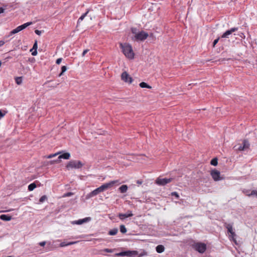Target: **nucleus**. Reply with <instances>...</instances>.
<instances>
[{"instance_id": "obj_45", "label": "nucleus", "mask_w": 257, "mask_h": 257, "mask_svg": "<svg viewBox=\"0 0 257 257\" xmlns=\"http://www.w3.org/2000/svg\"><path fill=\"white\" fill-rule=\"evenodd\" d=\"M5 114H6V112L4 113V112H3V111L1 110H0V118L4 116Z\"/></svg>"}, {"instance_id": "obj_13", "label": "nucleus", "mask_w": 257, "mask_h": 257, "mask_svg": "<svg viewBox=\"0 0 257 257\" xmlns=\"http://www.w3.org/2000/svg\"><path fill=\"white\" fill-rule=\"evenodd\" d=\"M238 30V28L234 27L232 28L229 30H227L221 36L222 38H228L229 35H230L233 32H236Z\"/></svg>"}, {"instance_id": "obj_17", "label": "nucleus", "mask_w": 257, "mask_h": 257, "mask_svg": "<svg viewBox=\"0 0 257 257\" xmlns=\"http://www.w3.org/2000/svg\"><path fill=\"white\" fill-rule=\"evenodd\" d=\"M12 218V216L9 215L2 214L0 215V219L4 221H10Z\"/></svg>"}, {"instance_id": "obj_21", "label": "nucleus", "mask_w": 257, "mask_h": 257, "mask_svg": "<svg viewBox=\"0 0 257 257\" xmlns=\"http://www.w3.org/2000/svg\"><path fill=\"white\" fill-rule=\"evenodd\" d=\"M118 232V229L117 228H113L108 231V234L109 235H115Z\"/></svg>"}, {"instance_id": "obj_30", "label": "nucleus", "mask_w": 257, "mask_h": 257, "mask_svg": "<svg viewBox=\"0 0 257 257\" xmlns=\"http://www.w3.org/2000/svg\"><path fill=\"white\" fill-rule=\"evenodd\" d=\"M67 70V67L66 66H63L61 67V72L59 74V76H61L63 75V74Z\"/></svg>"}, {"instance_id": "obj_12", "label": "nucleus", "mask_w": 257, "mask_h": 257, "mask_svg": "<svg viewBox=\"0 0 257 257\" xmlns=\"http://www.w3.org/2000/svg\"><path fill=\"white\" fill-rule=\"evenodd\" d=\"M250 144L248 141L244 140L242 142V145H240L238 148H236V150L244 151L248 149L249 147Z\"/></svg>"}, {"instance_id": "obj_35", "label": "nucleus", "mask_w": 257, "mask_h": 257, "mask_svg": "<svg viewBox=\"0 0 257 257\" xmlns=\"http://www.w3.org/2000/svg\"><path fill=\"white\" fill-rule=\"evenodd\" d=\"M219 40V37L217 38L215 40H214L213 42V47H214L215 45L218 43V41Z\"/></svg>"}, {"instance_id": "obj_9", "label": "nucleus", "mask_w": 257, "mask_h": 257, "mask_svg": "<svg viewBox=\"0 0 257 257\" xmlns=\"http://www.w3.org/2000/svg\"><path fill=\"white\" fill-rule=\"evenodd\" d=\"M210 174L213 180L215 181H219L222 179V178L220 176V172L216 169L212 170L211 171Z\"/></svg>"}, {"instance_id": "obj_49", "label": "nucleus", "mask_w": 257, "mask_h": 257, "mask_svg": "<svg viewBox=\"0 0 257 257\" xmlns=\"http://www.w3.org/2000/svg\"><path fill=\"white\" fill-rule=\"evenodd\" d=\"M137 183H138V184H142V182H141V181H137Z\"/></svg>"}, {"instance_id": "obj_22", "label": "nucleus", "mask_w": 257, "mask_h": 257, "mask_svg": "<svg viewBox=\"0 0 257 257\" xmlns=\"http://www.w3.org/2000/svg\"><path fill=\"white\" fill-rule=\"evenodd\" d=\"M89 10H88L86 13H85L84 14H83L78 20V21H77V23H80L81 21H82L83 20V19H84V18L87 16V15L88 14V13H89Z\"/></svg>"}, {"instance_id": "obj_6", "label": "nucleus", "mask_w": 257, "mask_h": 257, "mask_svg": "<svg viewBox=\"0 0 257 257\" xmlns=\"http://www.w3.org/2000/svg\"><path fill=\"white\" fill-rule=\"evenodd\" d=\"M32 24V22H27L26 23H25L21 26H18L16 29L13 30L10 33L9 36H12V35L15 34L23 30L26 28L28 26H30Z\"/></svg>"}, {"instance_id": "obj_31", "label": "nucleus", "mask_w": 257, "mask_h": 257, "mask_svg": "<svg viewBox=\"0 0 257 257\" xmlns=\"http://www.w3.org/2000/svg\"><path fill=\"white\" fill-rule=\"evenodd\" d=\"M16 82L17 84L18 85H20L22 83V77H17L16 78Z\"/></svg>"}, {"instance_id": "obj_20", "label": "nucleus", "mask_w": 257, "mask_h": 257, "mask_svg": "<svg viewBox=\"0 0 257 257\" xmlns=\"http://www.w3.org/2000/svg\"><path fill=\"white\" fill-rule=\"evenodd\" d=\"M156 251L158 253H162L165 250V247L163 245H158L156 247Z\"/></svg>"}, {"instance_id": "obj_25", "label": "nucleus", "mask_w": 257, "mask_h": 257, "mask_svg": "<svg viewBox=\"0 0 257 257\" xmlns=\"http://www.w3.org/2000/svg\"><path fill=\"white\" fill-rule=\"evenodd\" d=\"M119 229H120V231L122 233H125L127 231V229H126V227L123 224H121L120 225Z\"/></svg>"}, {"instance_id": "obj_34", "label": "nucleus", "mask_w": 257, "mask_h": 257, "mask_svg": "<svg viewBox=\"0 0 257 257\" xmlns=\"http://www.w3.org/2000/svg\"><path fill=\"white\" fill-rule=\"evenodd\" d=\"M171 195L172 196H175L177 199H179V195L178 193L176 192H172Z\"/></svg>"}, {"instance_id": "obj_2", "label": "nucleus", "mask_w": 257, "mask_h": 257, "mask_svg": "<svg viewBox=\"0 0 257 257\" xmlns=\"http://www.w3.org/2000/svg\"><path fill=\"white\" fill-rule=\"evenodd\" d=\"M120 47L122 50V53L127 58L131 59L134 58V53L130 44L120 43Z\"/></svg>"}, {"instance_id": "obj_10", "label": "nucleus", "mask_w": 257, "mask_h": 257, "mask_svg": "<svg viewBox=\"0 0 257 257\" xmlns=\"http://www.w3.org/2000/svg\"><path fill=\"white\" fill-rule=\"evenodd\" d=\"M117 182V181H112L108 183L103 184V185H102L101 186H100L99 187L102 192L104 191H105V190H107V189L113 186V185Z\"/></svg>"}, {"instance_id": "obj_50", "label": "nucleus", "mask_w": 257, "mask_h": 257, "mask_svg": "<svg viewBox=\"0 0 257 257\" xmlns=\"http://www.w3.org/2000/svg\"><path fill=\"white\" fill-rule=\"evenodd\" d=\"M7 211H4V210H2V211H0V213L1 212H7Z\"/></svg>"}, {"instance_id": "obj_36", "label": "nucleus", "mask_w": 257, "mask_h": 257, "mask_svg": "<svg viewBox=\"0 0 257 257\" xmlns=\"http://www.w3.org/2000/svg\"><path fill=\"white\" fill-rule=\"evenodd\" d=\"M37 47H38L37 42L35 41V43L33 45V48H32V50H37Z\"/></svg>"}, {"instance_id": "obj_4", "label": "nucleus", "mask_w": 257, "mask_h": 257, "mask_svg": "<svg viewBox=\"0 0 257 257\" xmlns=\"http://www.w3.org/2000/svg\"><path fill=\"white\" fill-rule=\"evenodd\" d=\"M83 165L84 164L82 163L80 161L73 160L69 162V163L66 165V168L68 169H69L70 168L80 169Z\"/></svg>"}, {"instance_id": "obj_41", "label": "nucleus", "mask_w": 257, "mask_h": 257, "mask_svg": "<svg viewBox=\"0 0 257 257\" xmlns=\"http://www.w3.org/2000/svg\"><path fill=\"white\" fill-rule=\"evenodd\" d=\"M89 51L88 49L84 50L82 54V56H84Z\"/></svg>"}, {"instance_id": "obj_44", "label": "nucleus", "mask_w": 257, "mask_h": 257, "mask_svg": "<svg viewBox=\"0 0 257 257\" xmlns=\"http://www.w3.org/2000/svg\"><path fill=\"white\" fill-rule=\"evenodd\" d=\"M41 246H44L46 244V241H42L39 243Z\"/></svg>"}, {"instance_id": "obj_23", "label": "nucleus", "mask_w": 257, "mask_h": 257, "mask_svg": "<svg viewBox=\"0 0 257 257\" xmlns=\"http://www.w3.org/2000/svg\"><path fill=\"white\" fill-rule=\"evenodd\" d=\"M139 85L141 88H152V87L151 86H150L147 83L144 82H141L140 83Z\"/></svg>"}, {"instance_id": "obj_7", "label": "nucleus", "mask_w": 257, "mask_h": 257, "mask_svg": "<svg viewBox=\"0 0 257 257\" xmlns=\"http://www.w3.org/2000/svg\"><path fill=\"white\" fill-rule=\"evenodd\" d=\"M172 178H158L156 180V183L159 186H165L172 181Z\"/></svg>"}, {"instance_id": "obj_14", "label": "nucleus", "mask_w": 257, "mask_h": 257, "mask_svg": "<svg viewBox=\"0 0 257 257\" xmlns=\"http://www.w3.org/2000/svg\"><path fill=\"white\" fill-rule=\"evenodd\" d=\"M101 192H102V191L100 189L99 187H98L96 189H95V190H94L92 191H91V192H90L89 193H88L86 195V198L89 199L91 197H93L98 195L99 193H100Z\"/></svg>"}, {"instance_id": "obj_37", "label": "nucleus", "mask_w": 257, "mask_h": 257, "mask_svg": "<svg viewBox=\"0 0 257 257\" xmlns=\"http://www.w3.org/2000/svg\"><path fill=\"white\" fill-rule=\"evenodd\" d=\"M236 236V234L234 231H233L230 233V236L232 238L233 240H234V237Z\"/></svg>"}, {"instance_id": "obj_39", "label": "nucleus", "mask_w": 257, "mask_h": 257, "mask_svg": "<svg viewBox=\"0 0 257 257\" xmlns=\"http://www.w3.org/2000/svg\"><path fill=\"white\" fill-rule=\"evenodd\" d=\"M250 190H244L243 191V193L247 196V194H250Z\"/></svg>"}, {"instance_id": "obj_42", "label": "nucleus", "mask_w": 257, "mask_h": 257, "mask_svg": "<svg viewBox=\"0 0 257 257\" xmlns=\"http://www.w3.org/2000/svg\"><path fill=\"white\" fill-rule=\"evenodd\" d=\"M57 155H58V153H56V154H51V155H49L47 158H52V157H53L54 156H57Z\"/></svg>"}, {"instance_id": "obj_16", "label": "nucleus", "mask_w": 257, "mask_h": 257, "mask_svg": "<svg viewBox=\"0 0 257 257\" xmlns=\"http://www.w3.org/2000/svg\"><path fill=\"white\" fill-rule=\"evenodd\" d=\"M91 220V218L88 217H85L83 219H80L78 220L74 221L72 222L73 224H78V225H81L82 224L84 223L87 222L88 221H89Z\"/></svg>"}, {"instance_id": "obj_27", "label": "nucleus", "mask_w": 257, "mask_h": 257, "mask_svg": "<svg viewBox=\"0 0 257 257\" xmlns=\"http://www.w3.org/2000/svg\"><path fill=\"white\" fill-rule=\"evenodd\" d=\"M36 187V185L35 183L30 184L28 186V190L30 191H33Z\"/></svg>"}, {"instance_id": "obj_1", "label": "nucleus", "mask_w": 257, "mask_h": 257, "mask_svg": "<svg viewBox=\"0 0 257 257\" xmlns=\"http://www.w3.org/2000/svg\"><path fill=\"white\" fill-rule=\"evenodd\" d=\"M147 254V253L146 251L144 250H143L141 251V252L140 253L139 251L137 250H125L122 251L121 252H120L119 253H116L115 254V256H126L128 257H142L144 255H146Z\"/></svg>"}, {"instance_id": "obj_28", "label": "nucleus", "mask_w": 257, "mask_h": 257, "mask_svg": "<svg viewBox=\"0 0 257 257\" xmlns=\"http://www.w3.org/2000/svg\"><path fill=\"white\" fill-rule=\"evenodd\" d=\"M248 196H255L257 197V190H253L250 191V194H247Z\"/></svg>"}, {"instance_id": "obj_3", "label": "nucleus", "mask_w": 257, "mask_h": 257, "mask_svg": "<svg viewBox=\"0 0 257 257\" xmlns=\"http://www.w3.org/2000/svg\"><path fill=\"white\" fill-rule=\"evenodd\" d=\"M192 242L193 243L191 244L190 245L198 252L203 253L206 251L207 246L205 243L200 242H196L194 241H192Z\"/></svg>"}, {"instance_id": "obj_32", "label": "nucleus", "mask_w": 257, "mask_h": 257, "mask_svg": "<svg viewBox=\"0 0 257 257\" xmlns=\"http://www.w3.org/2000/svg\"><path fill=\"white\" fill-rule=\"evenodd\" d=\"M47 199V197L46 195L42 196L39 199V202L40 203H43L44 201H45Z\"/></svg>"}, {"instance_id": "obj_40", "label": "nucleus", "mask_w": 257, "mask_h": 257, "mask_svg": "<svg viewBox=\"0 0 257 257\" xmlns=\"http://www.w3.org/2000/svg\"><path fill=\"white\" fill-rule=\"evenodd\" d=\"M72 195H73V193H72V192H68V193L65 194L64 196H65V197H69V196H71Z\"/></svg>"}, {"instance_id": "obj_18", "label": "nucleus", "mask_w": 257, "mask_h": 257, "mask_svg": "<svg viewBox=\"0 0 257 257\" xmlns=\"http://www.w3.org/2000/svg\"><path fill=\"white\" fill-rule=\"evenodd\" d=\"M224 226L227 229V231L228 233H231L233 231V224L231 223H224Z\"/></svg>"}, {"instance_id": "obj_11", "label": "nucleus", "mask_w": 257, "mask_h": 257, "mask_svg": "<svg viewBox=\"0 0 257 257\" xmlns=\"http://www.w3.org/2000/svg\"><path fill=\"white\" fill-rule=\"evenodd\" d=\"M70 157V154L69 153H64L61 155H60L57 159L56 160H54L51 161V164H54V163H59L61 161V159H69Z\"/></svg>"}, {"instance_id": "obj_5", "label": "nucleus", "mask_w": 257, "mask_h": 257, "mask_svg": "<svg viewBox=\"0 0 257 257\" xmlns=\"http://www.w3.org/2000/svg\"><path fill=\"white\" fill-rule=\"evenodd\" d=\"M149 35L148 33L145 32L144 31H141L139 32L136 35L134 36V40L136 41H144L148 37Z\"/></svg>"}, {"instance_id": "obj_29", "label": "nucleus", "mask_w": 257, "mask_h": 257, "mask_svg": "<svg viewBox=\"0 0 257 257\" xmlns=\"http://www.w3.org/2000/svg\"><path fill=\"white\" fill-rule=\"evenodd\" d=\"M131 32L133 34L136 35L140 31H138V29L137 28H132Z\"/></svg>"}, {"instance_id": "obj_19", "label": "nucleus", "mask_w": 257, "mask_h": 257, "mask_svg": "<svg viewBox=\"0 0 257 257\" xmlns=\"http://www.w3.org/2000/svg\"><path fill=\"white\" fill-rule=\"evenodd\" d=\"M128 189V187L126 185H122L119 188L118 190L121 193H124L126 192Z\"/></svg>"}, {"instance_id": "obj_8", "label": "nucleus", "mask_w": 257, "mask_h": 257, "mask_svg": "<svg viewBox=\"0 0 257 257\" xmlns=\"http://www.w3.org/2000/svg\"><path fill=\"white\" fill-rule=\"evenodd\" d=\"M121 78L123 81L128 82L130 84L132 83L133 80L132 77H131L126 71L122 73Z\"/></svg>"}, {"instance_id": "obj_51", "label": "nucleus", "mask_w": 257, "mask_h": 257, "mask_svg": "<svg viewBox=\"0 0 257 257\" xmlns=\"http://www.w3.org/2000/svg\"><path fill=\"white\" fill-rule=\"evenodd\" d=\"M34 50H32V49L30 50V51H31V52H33V51H34Z\"/></svg>"}, {"instance_id": "obj_48", "label": "nucleus", "mask_w": 257, "mask_h": 257, "mask_svg": "<svg viewBox=\"0 0 257 257\" xmlns=\"http://www.w3.org/2000/svg\"><path fill=\"white\" fill-rule=\"evenodd\" d=\"M5 44V42L4 41H0V47L3 46Z\"/></svg>"}, {"instance_id": "obj_38", "label": "nucleus", "mask_w": 257, "mask_h": 257, "mask_svg": "<svg viewBox=\"0 0 257 257\" xmlns=\"http://www.w3.org/2000/svg\"><path fill=\"white\" fill-rule=\"evenodd\" d=\"M62 60V58H58L56 60V63L57 64H60V63L61 62Z\"/></svg>"}, {"instance_id": "obj_15", "label": "nucleus", "mask_w": 257, "mask_h": 257, "mask_svg": "<svg viewBox=\"0 0 257 257\" xmlns=\"http://www.w3.org/2000/svg\"><path fill=\"white\" fill-rule=\"evenodd\" d=\"M133 216L132 211L131 210H127L126 213H119L117 216L120 220H124L125 218L132 217Z\"/></svg>"}, {"instance_id": "obj_26", "label": "nucleus", "mask_w": 257, "mask_h": 257, "mask_svg": "<svg viewBox=\"0 0 257 257\" xmlns=\"http://www.w3.org/2000/svg\"><path fill=\"white\" fill-rule=\"evenodd\" d=\"M210 164L211 165L216 166L218 164V160L217 158H214L213 159H212L210 162Z\"/></svg>"}, {"instance_id": "obj_43", "label": "nucleus", "mask_w": 257, "mask_h": 257, "mask_svg": "<svg viewBox=\"0 0 257 257\" xmlns=\"http://www.w3.org/2000/svg\"><path fill=\"white\" fill-rule=\"evenodd\" d=\"M35 33H36L37 35H41V33H42L41 31L38 30H36L35 31Z\"/></svg>"}, {"instance_id": "obj_46", "label": "nucleus", "mask_w": 257, "mask_h": 257, "mask_svg": "<svg viewBox=\"0 0 257 257\" xmlns=\"http://www.w3.org/2000/svg\"><path fill=\"white\" fill-rule=\"evenodd\" d=\"M37 54V51L36 50H34V51L32 52V55L33 56H36Z\"/></svg>"}, {"instance_id": "obj_24", "label": "nucleus", "mask_w": 257, "mask_h": 257, "mask_svg": "<svg viewBox=\"0 0 257 257\" xmlns=\"http://www.w3.org/2000/svg\"><path fill=\"white\" fill-rule=\"evenodd\" d=\"M75 243H76V242H68L67 243H66L65 242H62L60 244V246L61 247H64V246H67V245H70L73 244Z\"/></svg>"}, {"instance_id": "obj_47", "label": "nucleus", "mask_w": 257, "mask_h": 257, "mask_svg": "<svg viewBox=\"0 0 257 257\" xmlns=\"http://www.w3.org/2000/svg\"><path fill=\"white\" fill-rule=\"evenodd\" d=\"M5 11V9L2 8V7H1L0 8V14H2V13H3Z\"/></svg>"}, {"instance_id": "obj_33", "label": "nucleus", "mask_w": 257, "mask_h": 257, "mask_svg": "<svg viewBox=\"0 0 257 257\" xmlns=\"http://www.w3.org/2000/svg\"><path fill=\"white\" fill-rule=\"evenodd\" d=\"M115 250V249L105 248V249H104L103 251L106 252L111 253V252H113Z\"/></svg>"}]
</instances>
